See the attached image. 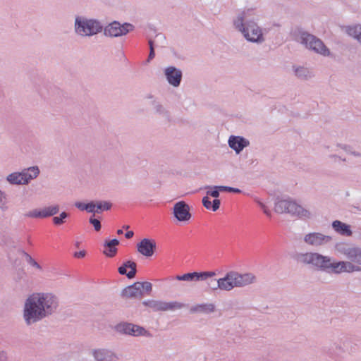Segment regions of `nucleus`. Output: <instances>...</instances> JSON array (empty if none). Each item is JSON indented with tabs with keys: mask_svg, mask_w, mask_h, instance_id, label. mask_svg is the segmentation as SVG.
Here are the masks:
<instances>
[{
	"mask_svg": "<svg viewBox=\"0 0 361 361\" xmlns=\"http://www.w3.org/2000/svg\"><path fill=\"white\" fill-rule=\"evenodd\" d=\"M293 259L300 264L310 266L316 269L336 275L345 272L360 271V270L359 267L350 262L334 261L329 256L315 252H296Z\"/></svg>",
	"mask_w": 361,
	"mask_h": 361,
	"instance_id": "obj_1",
	"label": "nucleus"
},
{
	"mask_svg": "<svg viewBox=\"0 0 361 361\" xmlns=\"http://www.w3.org/2000/svg\"><path fill=\"white\" fill-rule=\"evenodd\" d=\"M259 16V12L256 8H249L240 12L233 20L235 29L240 32L247 42L257 44H261L266 41V30L257 23Z\"/></svg>",
	"mask_w": 361,
	"mask_h": 361,
	"instance_id": "obj_2",
	"label": "nucleus"
},
{
	"mask_svg": "<svg viewBox=\"0 0 361 361\" xmlns=\"http://www.w3.org/2000/svg\"><path fill=\"white\" fill-rule=\"evenodd\" d=\"M292 35L295 41L302 44L306 49L323 56L331 55L330 50L319 38L302 29H295Z\"/></svg>",
	"mask_w": 361,
	"mask_h": 361,
	"instance_id": "obj_3",
	"label": "nucleus"
},
{
	"mask_svg": "<svg viewBox=\"0 0 361 361\" xmlns=\"http://www.w3.org/2000/svg\"><path fill=\"white\" fill-rule=\"evenodd\" d=\"M103 25L96 18H87L84 16H76L74 20V32L81 37H91L102 32Z\"/></svg>",
	"mask_w": 361,
	"mask_h": 361,
	"instance_id": "obj_4",
	"label": "nucleus"
},
{
	"mask_svg": "<svg viewBox=\"0 0 361 361\" xmlns=\"http://www.w3.org/2000/svg\"><path fill=\"white\" fill-rule=\"evenodd\" d=\"M275 211L278 213L286 212L301 219H309L312 216L309 209L291 200L278 201L275 204Z\"/></svg>",
	"mask_w": 361,
	"mask_h": 361,
	"instance_id": "obj_5",
	"label": "nucleus"
},
{
	"mask_svg": "<svg viewBox=\"0 0 361 361\" xmlns=\"http://www.w3.org/2000/svg\"><path fill=\"white\" fill-rule=\"evenodd\" d=\"M227 291L234 288H244L256 282V276L252 273H240L237 271H229L226 274Z\"/></svg>",
	"mask_w": 361,
	"mask_h": 361,
	"instance_id": "obj_6",
	"label": "nucleus"
},
{
	"mask_svg": "<svg viewBox=\"0 0 361 361\" xmlns=\"http://www.w3.org/2000/svg\"><path fill=\"white\" fill-rule=\"evenodd\" d=\"M23 319L27 326L35 324L46 318L41 308L30 295L25 301Z\"/></svg>",
	"mask_w": 361,
	"mask_h": 361,
	"instance_id": "obj_7",
	"label": "nucleus"
},
{
	"mask_svg": "<svg viewBox=\"0 0 361 361\" xmlns=\"http://www.w3.org/2000/svg\"><path fill=\"white\" fill-rule=\"evenodd\" d=\"M32 296L46 317L55 312L59 306L58 298L51 293H34Z\"/></svg>",
	"mask_w": 361,
	"mask_h": 361,
	"instance_id": "obj_8",
	"label": "nucleus"
},
{
	"mask_svg": "<svg viewBox=\"0 0 361 361\" xmlns=\"http://www.w3.org/2000/svg\"><path fill=\"white\" fill-rule=\"evenodd\" d=\"M135 26L129 23H120L118 21H114L103 27L104 35L109 37H119L126 35L133 31Z\"/></svg>",
	"mask_w": 361,
	"mask_h": 361,
	"instance_id": "obj_9",
	"label": "nucleus"
},
{
	"mask_svg": "<svg viewBox=\"0 0 361 361\" xmlns=\"http://www.w3.org/2000/svg\"><path fill=\"white\" fill-rule=\"evenodd\" d=\"M336 247L338 252L349 260L348 262L360 267L359 265H361V247L344 243L338 244Z\"/></svg>",
	"mask_w": 361,
	"mask_h": 361,
	"instance_id": "obj_10",
	"label": "nucleus"
},
{
	"mask_svg": "<svg viewBox=\"0 0 361 361\" xmlns=\"http://www.w3.org/2000/svg\"><path fill=\"white\" fill-rule=\"evenodd\" d=\"M117 332L132 336L151 337V333L144 327L128 322H121L115 326Z\"/></svg>",
	"mask_w": 361,
	"mask_h": 361,
	"instance_id": "obj_11",
	"label": "nucleus"
},
{
	"mask_svg": "<svg viewBox=\"0 0 361 361\" xmlns=\"http://www.w3.org/2000/svg\"><path fill=\"white\" fill-rule=\"evenodd\" d=\"M304 243L311 247L326 245L332 241V237L319 232H311L303 237Z\"/></svg>",
	"mask_w": 361,
	"mask_h": 361,
	"instance_id": "obj_12",
	"label": "nucleus"
},
{
	"mask_svg": "<svg viewBox=\"0 0 361 361\" xmlns=\"http://www.w3.org/2000/svg\"><path fill=\"white\" fill-rule=\"evenodd\" d=\"M59 212L58 204L45 207L42 209H34L25 214V217L33 219H44L52 216Z\"/></svg>",
	"mask_w": 361,
	"mask_h": 361,
	"instance_id": "obj_13",
	"label": "nucleus"
},
{
	"mask_svg": "<svg viewBox=\"0 0 361 361\" xmlns=\"http://www.w3.org/2000/svg\"><path fill=\"white\" fill-rule=\"evenodd\" d=\"M173 214L178 221L181 222H187L192 217L190 212V207L184 201H179L174 204Z\"/></svg>",
	"mask_w": 361,
	"mask_h": 361,
	"instance_id": "obj_14",
	"label": "nucleus"
},
{
	"mask_svg": "<svg viewBox=\"0 0 361 361\" xmlns=\"http://www.w3.org/2000/svg\"><path fill=\"white\" fill-rule=\"evenodd\" d=\"M164 73L167 82L171 85L175 87L180 85L183 76L180 69L174 66H168L164 69Z\"/></svg>",
	"mask_w": 361,
	"mask_h": 361,
	"instance_id": "obj_15",
	"label": "nucleus"
},
{
	"mask_svg": "<svg viewBox=\"0 0 361 361\" xmlns=\"http://www.w3.org/2000/svg\"><path fill=\"white\" fill-rule=\"evenodd\" d=\"M91 355L95 361H117L116 354L107 348H94L91 350Z\"/></svg>",
	"mask_w": 361,
	"mask_h": 361,
	"instance_id": "obj_16",
	"label": "nucleus"
},
{
	"mask_svg": "<svg viewBox=\"0 0 361 361\" xmlns=\"http://www.w3.org/2000/svg\"><path fill=\"white\" fill-rule=\"evenodd\" d=\"M228 144L236 154H240L244 148L250 145V141L242 136L231 135Z\"/></svg>",
	"mask_w": 361,
	"mask_h": 361,
	"instance_id": "obj_17",
	"label": "nucleus"
},
{
	"mask_svg": "<svg viewBox=\"0 0 361 361\" xmlns=\"http://www.w3.org/2000/svg\"><path fill=\"white\" fill-rule=\"evenodd\" d=\"M137 251L142 255L149 257L154 255L156 243L154 240L144 238L137 245Z\"/></svg>",
	"mask_w": 361,
	"mask_h": 361,
	"instance_id": "obj_18",
	"label": "nucleus"
},
{
	"mask_svg": "<svg viewBox=\"0 0 361 361\" xmlns=\"http://www.w3.org/2000/svg\"><path fill=\"white\" fill-rule=\"evenodd\" d=\"M207 283V288L210 290L215 291L218 289L224 291H227L226 279V274L224 277L219 279H214L212 277L205 281Z\"/></svg>",
	"mask_w": 361,
	"mask_h": 361,
	"instance_id": "obj_19",
	"label": "nucleus"
},
{
	"mask_svg": "<svg viewBox=\"0 0 361 361\" xmlns=\"http://www.w3.org/2000/svg\"><path fill=\"white\" fill-rule=\"evenodd\" d=\"M22 177L25 185H27L32 180L36 178L39 174L38 166H30L23 169L21 171Z\"/></svg>",
	"mask_w": 361,
	"mask_h": 361,
	"instance_id": "obj_20",
	"label": "nucleus"
},
{
	"mask_svg": "<svg viewBox=\"0 0 361 361\" xmlns=\"http://www.w3.org/2000/svg\"><path fill=\"white\" fill-rule=\"evenodd\" d=\"M136 267L135 262L129 260L118 268V272L121 275H126L128 279H133L136 274Z\"/></svg>",
	"mask_w": 361,
	"mask_h": 361,
	"instance_id": "obj_21",
	"label": "nucleus"
},
{
	"mask_svg": "<svg viewBox=\"0 0 361 361\" xmlns=\"http://www.w3.org/2000/svg\"><path fill=\"white\" fill-rule=\"evenodd\" d=\"M122 296L128 298L142 297V291L140 290L139 282H135L123 289Z\"/></svg>",
	"mask_w": 361,
	"mask_h": 361,
	"instance_id": "obj_22",
	"label": "nucleus"
},
{
	"mask_svg": "<svg viewBox=\"0 0 361 361\" xmlns=\"http://www.w3.org/2000/svg\"><path fill=\"white\" fill-rule=\"evenodd\" d=\"M332 227L336 232L344 236H351L352 231L350 226L345 223L338 220H336L332 223Z\"/></svg>",
	"mask_w": 361,
	"mask_h": 361,
	"instance_id": "obj_23",
	"label": "nucleus"
},
{
	"mask_svg": "<svg viewBox=\"0 0 361 361\" xmlns=\"http://www.w3.org/2000/svg\"><path fill=\"white\" fill-rule=\"evenodd\" d=\"M215 311V305L212 303H203L198 304L192 306L190 308V312L192 313H212Z\"/></svg>",
	"mask_w": 361,
	"mask_h": 361,
	"instance_id": "obj_24",
	"label": "nucleus"
},
{
	"mask_svg": "<svg viewBox=\"0 0 361 361\" xmlns=\"http://www.w3.org/2000/svg\"><path fill=\"white\" fill-rule=\"evenodd\" d=\"M164 302L163 300H147L142 302V305L149 307L154 312H163Z\"/></svg>",
	"mask_w": 361,
	"mask_h": 361,
	"instance_id": "obj_25",
	"label": "nucleus"
},
{
	"mask_svg": "<svg viewBox=\"0 0 361 361\" xmlns=\"http://www.w3.org/2000/svg\"><path fill=\"white\" fill-rule=\"evenodd\" d=\"M295 76L301 80H307L312 77V72L302 66L293 67Z\"/></svg>",
	"mask_w": 361,
	"mask_h": 361,
	"instance_id": "obj_26",
	"label": "nucleus"
},
{
	"mask_svg": "<svg viewBox=\"0 0 361 361\" xmlns=\"http://www.w3.org/2000/svg\"><path fill=\"white\" fill-rule=\"evenodd\" d=\"M216 275L215 271L192 272L193 281H206Z\"/></svg>",
	"mask_w": 361,
	"mask_h": 361,
	"instance_id": "obj_27",
	"label": "nucleus"
},
{
	"mask_svg": "<svg viewBox=\"0 0 361 361\" xmlns=\"http://www.w3.org/2000/svg\"><path fill=\"white\" fill-rule=\"evenodd\" d=\"M187 305L178 301L164 302V311H175L185 307Z\"/></svg>",
	"mask_w": 361,
	"mask_h": 361,
	"instance_id": "obj_28",
	"label": "nucleus"
},
{
	"mask_svg": "<svg viewBox=\"0 0 361 361\" xmlns=\"http://www.w3.org/2000/svg\"><path fill=\"white\" fill-rule=\"evenodd\" d=\"M6 180L12 185H25L23 180L21 172H13L8 174Z\"/></svg>",
	"mask_w": 361,
	"mask_h": 361,
	"instance_id": "obj_29",
	"label": "nucleus"
},
{
	"mask_svg": "<svg viewBox=\"0 0 361 361\" xmlns=\"http://www.w3.org/2000/svg\"><path fill=\"white\" fill-rule=\"evenodd\" d=\"M348 34L356 39L361 44V25H357L348 27L347 29Z\"/></svg>",
	"mask_w": 361,
	"mask_h": 361,
	"instance_id": "obj_30",
	"label": "nucleus"
},
{
	"mask_svg": "<svg viewBox=\"0 0 361 361\" xmlns=\"http://www.w3.org/2000/svg\"><path fill=\"white\" fill-rule=\"evenodd\" d=\"M152 42L154 44V47H165L167 44V40L165 35L163 33H157L155 35L154 39H152Z\"/></svg>",
	"mask_w": 361,
	"mask_h": 361,
	"instance_id": "obj_31",
	"label": "nucleus"
},
{
	"mask_svg": "<svg viewBox=\"0 0 361 361\" xmlns=\"http://www.w3.org/2000/svg\"><path fill=\"white\" fill-rule=\"evenodd\" d=\"M152 105L157 114L164 117H168L169 116V111L159 102L157 100H153Z\"/></svg>",
	"mask_w": 361,
	"mask_h": 361,
	"instance_id": "obj_32",
	"label": "nucleus"
},
{
	"mask_svg": "<svg viewBox=\"0 0 361 361\" xmlns=\"http://www.w3.org/2000/svg\"><path fill=\"white\" fill-rule=\"evenodd\" d=\"M337 147L343 149L347 154L354 156L357 158H361V153L355 150L353 147L343 144H338Z\"/></svg>",
	"mask_w": 361,
	"mask_h": 361,
	"instance_id": "obj_33",
	"label": "nucleus"
},
{
	"mask_svg": "<svg viewBox=\"0 0 361 361\" xmlns=\"http://www.w3.org/2000/svg\"><path fill=\"white\" fill-rule=\"evenodd\" d=\"M205 188L209 189L207 191V195L212 196L215 199H217L219 197L220 192H221V185H207L205 187Z\"/></svg>",
	"mask_w": 361,
	"mask_h": 361,
	"instance_id": "obj_34",
	"label": "nucleus"
},
{
	"mask_svg": "<svg viewBox=\"0 0 361 361\" xmlns=\"http://www.w3.org/2000/svg\"><path fill=\"white\" fill-rule=\"evenodd\" d=\"M18 252L25 256L26 261L30 265L38 270H42V267L28 253L22 250H19Z\"/></svg>",
	"mask_w": 361,
	"mask_h": 361,
	"instance_id": "obj_35",
	"label": "nucleus"
},
{
	"mask_svg": "<svg viewBox=\"0 0 361 361\" xmlns=\"http://www.w3.org/2000/svg\"><path fill=\"white\" fill-rule=\"evenodd\" d=\"M69 216V214L66 212H62L59 216H54L52 219L53 224L56 226H60L65 223L66 219Z\"/></svg>",
	"mask_w": 361,
	"mask_h": 361,
	"instance_id": "obj_36",
	"label": "nucleus"
},
{
	"mask_svg": "<svg viewBox=\"0 0 361 361\" xmlns=\"http://www.w3.org/2000/svg\"><path fill=\"white\" fill-rule=\"evenodd\" d=\"M140 290L142 291H145L147 294H149L152 290V285L150 282H139Z\"/></svg>",
	"mask_w": 361,
	"mask_h": 361,
	"instance_id": "obj_37",
	"label": "nucleus"
},
{
	"mask_svg": "<svg viewBox=\"0 0 361 361\" xmlns=\"http://www.w3.org/2000/svg\"><path fill=\"white\" fill-rule=\"evenodd\" d=\"M7 197L4 191L0 189V209L2 210L7 209Z\"/></svg>",
	"mask_w": 361,
	"mask_h": 361,
	"instance_id": "obj_38",
	"label": "nucleus"
},
{
	"mask_svg": "<svg viewBox=\"0 0 361 361\" xmlns=\"http://www.w3.org/2000/svg\"><path fill=\"white\" fill-rule=\"evenodd\" d=\"M148 44H149V56H148V59L147 60V62L149 63L150 62L151 60H152L154 56H155V52H154V44L153 42H152V39H149L148 40Z\"/></svg>",
	"mask_w": 361,
	"mask_h": 361,
	"instance_id": "obj_39",
	"label": "nucleus"
},
{
	"mask_svg": "<svg viewBox=\"0 0 361 361\" xmlns=\"http://www.w3.org/2000/svg\"><path fill=\"white\" fill-rule=\"evenodd\" d=\"M111 207V204L106 202H98L97 203V209L99 212L102 210H109Z\"/></svg>",
	"mask_w": 361,
	"mask_h": 361,
	"instance_id": "obj_40",
	"label": "nucleus"
},
{
	"mask_svg": "<svg viewBox=\"0 0 361 361\" xmlns=\"http://www.w3.org/2000/svg\"><path fill=\"white\" fill-rule=\"evenodd\" d=\"M176 279L178 281H193L192 273H187L183 275H177Z\"/></svg>",
	"mask_w": 361,
	"mask_h": 361,
	"instance_id": "obj_41",
	"label": "nucleus"
},
{
	"mask_svg": "<svg viewBox=\"0 0 361 361\" xmlns=\"http://www.w3.org/2000/svg\"><path fill=\"white\" fill-rule=\"evenodd\" d=\"M89 221L94 226L95 231H99L101 229L102 226L99 220L92 216L90 218Z\"/></svg>",
	"mask_w": 361,
	"mask_h": 361,
	"instance_id": "obj_42",
	"label": "nucleus"
},
{
	"mask_svg": "<svg viewBox=\"0 0 361 361\" xmlns=\"http://www.w3.org/2000/svg\"><path fill=\"white\" fill-rule=\"evenodd\" d=\"M221 192H235V193H240L241 190L238 188H232L230 186H224L221 185Z\"/></svg>",
	"mask_w": 361,
	"mask_h": 361,
	"instance_id": "obj_43",
	"label": "nucleus"
},
{
	"mask_svg": "<svg viewBox=\"0 0 361 361\" xmlns=\"http://www.w3.org/2000/svg\"><path fill=\"white\" fill-rule=\"evenodd\" d=\"M117 249L116 247H106V249L104 251V253L108 257H114L116 253Z\"/></svg>",
	"mask_w": 361,
	"mask_h": 361,
	"instance_id": "obj_44",
	"label": "nucleus"
},
{
	"mask_svg": "<svg viewBox=\"0 0 361 361\" xmlns=\"http://www.w3.org/2000/svg\"><path fill=\"white\" fill-rule=\"evenodd\" d=\"M97 204H94L93 202H90L87 203V212L90 213H99L98 210H96Z\"/></svg>",
	"mask_w": 361,
	"mask_h": 361,
	"instance_id": "obj_45",
	"label": "nucleus"
},
{
	"mask_svg": "<svg viewBox=\"0 0 361 361\" xmlns=\"http://www.w3.org/2000/svg\"><path fill=\"white\" fill-rule=\"evenodd\" d=\"M202 204L206 209H211L212 202L209 200L208 196H205L202 198Z\"/></svg>",
	"mask_w": 361,
	"mask_h": 361,
	"instance_id": "obj_46",
	"label": "nucleus"
},
{
	"mask_svg": "<svg viewBox=\"0 0 361 361\" xmlns=\"http://www.w3.org/2000/svg\"><path fill=\"white\" fill-rule=\"evenodd\" d=\"M221 202L219 199H214L212 203L211 209L214 212H216L219 209Z\"/></svg>",
	"mask_w": 361,
	"mask_h": 361,
	"instance_id": "obj_47",
	"label": "nucleus"
},
{
	"mask_svg": "<svg viewBox=\"0 0 361 361\" xmlns=\"http://www.w3.org/2000/svg\"><path fill=\"white\" fill-rule=\"evenodd\" d=\"M258 204L260 206V207L262 209V210L265 214H267V216L271 215L270 210L267 207V206L264 204H263L262 202H261L259 201H258Z\"/></svg>",
	"mask_w": 361,
	"mask_h": 361,
	"instance_id": "obj_48",
	"label": "nucleus"
},
{
	"mask_svg": "<svg viewBox=\"0 0 361 361\" xmlns=\"http://www.w3.org/2000/svg\"><path fill=\"white\" fill-rule=\"evenodd\" d=\"M118 243H119V241L117 239H113V240L107 242L105 244V246L106 247H111H111H115V246L118 245Z\"/></svg>",
	"mask_w": 361,
	"mask_h": 361,
	"instance_id": "obj_49",
	"label": "nucleus"
},
{
	"mask_svg": "<svg viewBox=\"0 0 361 361\" xmlns=\"http://www.w3.org/2000/svg\"><path fill=\"white\" fill-rule=\"evenodd\" d=\"M75 206L80 210H86L87 209V204H84L80 202H75Z\"/></svg>",
	"mask_w": 361,
	"mask_h": 361,
	"instance_id": "obj_50",
	"label": "nucleus"
},
{
	"mask_svg": "<svg viewBox=\"0 0 361 361\" xmlns=\"http://www.w3.org/2000/svg\"><path fill=\"white\" fill-rule=\"evenodd\" d=\"M8 357L7 352L2 350L0 351V361H8Z\"/></svg>",
	"mask_w": 361,
	"mask_h": 361,
	"instance_id": "obj_51",
	"label": "nucleus"
},
{
	"mask_svg": "<svg viewBox=\"0 0 361 361\" xmlns=\"http://www.w3.org/2000/svg\"><path fill=\"white\" fill-rule=\"evenodd\" d=\"M85 256V251L81 250L74 253V257L76 258H82Z\"/></svg>",
	"mask_w": 361,
	"mask_h": 361,
	"instance_id": "obj_52",
	"label": "nucleus"
},
{
	"mask_svg": "<svg viewBox=\"0 0 361 361\" xmlns=\"http://www.w3.org/2000/svg\"><path fill=\"white\" fill-rule=\"evenodd\" d=\"M134 235V233L133 231H128L126 233L125 236L126 238L130 239Z\"/></svg>",
	"mask_w": 361,
	"mask_h": 361,
	"instance_id": "obj_53",
	"label": "nucleus"
},
{
	"mask_svg": "<svg viewBox=\"0 0 361 361\" xmlns=\"http://www.w3.org/2000/svg\"><path fill=\"white\" fill-rule=\"evenodd\" d=\"M122 233H123V231H122L121 229H118V230L117 231V234L121 235V234H122Z\"/></svg>",
	"mask_w": 361,
	"mask_h": 361,
	"instance_id": "obj_54",
	"label": "nucleus"
},
{
	"mask_svg": "<svg viewBox=\"0 0 361 361\" xmlns=\"http://www.w3.org/2000/svg\"><path fill=\"white\" fill-rule=\"evenodd\" d=\"M147 97H148L149 99H153V98H154V97H153L152 95H149Z\"/></svg>",
	"mask_w": 361,
	"mask_h": 361,
	"instance_id": "obj_55",
	"label": "nucleus"
},
{
	"mask_svg": "<svg viewBox=\"0 0 361 361\" xmlns=\"http://www.w3.org/2000/svg\"><path fill=\"white\" fill-rule=\"evenodd\" d=\"M331 157H332V158H337V157L336 155H331Z\"/></svg>",
	"mask_w": 361,
	"mask_h": 361,
	"instance_id": "obj_56",
	"label": "nucleus"
},
{
	"mask_svg": "<svg viewBox=\"0 0 361 361\" xmlns=\"http://www.w3.org/2000/svg\"><path fill=\"white\" fill-rule=\"evenodd\" d=\"M123 228L128 229L129 228V226H125Z\"/></svg>",
	"mask_w": 361,
	"mask_h": 361,
	"instance_id": "obj_57",
	"label": "nucleus"
},
{
	"mask_svg": "<svg viewBox=\"0 0 361 361\" xmlns=\"http://www.w3.org/2000/svg\"><path fill=\"white\" fill-rule=\"evenodd\" d=\"M342 161H345V159H341Z\"/></svg>",
	"mask_w": 361,
	"mask_h": 361,
	"instance_id": "obj_58",
	"label": "nucleus"
}]
</instances>
